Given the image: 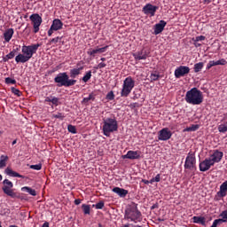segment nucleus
Here are the masks:
<instances>
[{
  "instance_id": "nucleus-7",
  "label": "nucleus",
  "mask_w": 227,
  "mask_h": 227,
  "mask_svg": "<svg viewBox=\"0 0 227 227\" xmlns=\"http://www.w3.org/2000/svg\"><path fill=\"white\" fill-rule=\"evenodd\" d=\"M4 186L2 187V191L7 196L11 198H17V193L13 192V183L8 179H4L3 181Z\"/></svg>"
},
{
  "instance_id": "nucleus-48",
  "label": "nucleus",
  "mask_w": 227,
  "mask_h": 227,
  "mask_svg": "<svg viewBox=\"0 0 227 227\" xmlns=\"http://www.w3.org/2000/svg\"><path fill=\"white\" fill-rule=\"evenodd\" d=\"M15 52H16V51L13 50V51H11L9 54H7V58H8L9 59H13V58H15Z\"/></svg>"
},
{
  "instance_id": "nucleus-18",
  "label": "nucleus",
  "mask_w": 227,
  "mask_h": 227,
  "mask_svg": "<svg viewBox=\"0 0 227 227\" xmlns=\"http://www.w3.org/2000/svg\"><path fill=\"white\" fill-rule=\"evenodd\" d=\"M227 195V181H224L221 185H220V190L216 193V198H226Z\"/></svg>"
},
{
  "instance_id": "nucleus-55",
  "label": "nucleus",
  "mask_w": 227,
  "mask_h": 227,
  "mask_svg": "<svg viewBox=\"0 0 227 227\" xmlns=\"http://www.w3.org/2000/svg\"><path fill=\"white\" fill-rule=\"evenodd\" d=\"M206 4H210V3H214V0H204Z\"/></svg>"
},
{
  "instance_id": "nucleus-24",
  "label": "nucleus",
  "mask_w": 227,
  "mask_h": 227,
  "mask_svg": "<svg viewBox=\"0 0 227 227\" xmlns=\"http://www.w3.org/2000/svg\"><path fill=\"white\" fill-rule=\"evenodd\" d=\"M15 31L13 30V28H8L5 30V32L4 33V38L5 42H10V40H12V38H13V35H14Z\"/></svg>"
},
{
  "instance_id": "nucleus-19",
  "label": "nucleus",
  "mask_w": 227,
  "mask_h": 227,
  "mask_svg": "<svg viewBox=\"0 0 227 227\" xmlns=\"http://www.w3.org/2000/svg\"><path fill=\"white\" fill-rule=\"evenodd\" d=\"M227 64V61L226 59H221L219 60H210L207 64V67H206V69L207 70H210V68H212V67H217L218 65H222V66H224Z\"/></svg>"
},
{
  "instance_id": "nucleus-37",
  "label": "nucleus",
  "mask_w": 227,
  "mask_h": 227,
  "mask_svg": "<svg viewBox=\"0 0 227 227\" xmlns=\"http://www.w3.org/2000/svg\"><path fill=\"white\" fill-rule=\"evenodd\" d=\"M11 91L14 95H16V97H20L22 95V92L20 90H19V89H16L15 87H12Z\"/></svg>"
},
{
  "instance_id": "nucleus-46",
  "label": "nucleus",
  "mask_w": 227,
  "mask_h": 227,
  "mask_svg": "<svg viewBox=\"0 0 227 227\" xmlns=\"http://www.w3.org/2000/svg\"><path fill=\"white\" fill-rule=\"evenodd\" d=\"M59 98L56 97L51 98V104H53V106H59Z\"/></svg>"
},
{
  "instance_id": "nucleus-29",
  "label": "nucleus",
  "mask_w": 227,
  "mask_h": 227,
  "mask_svg": "<svg viewBox=\"0 0 227 227\" xmlns=\"http://www.w3.org/2000/svg\"><path fill=\"white\" fill-rule=\"evenodd\" d=\"M82 208L83 214H85V215H90V210H91V207H90V205L82 204Z\"/></svg>"
},
{
  "instance_id": "nucleus-8",
  "label": "nucleus",
  "mask_w": 227,
  "mask_h": 227,
  "mask_svg": "<svg viewBox=\"0 0 227 227\" xmlns=\"http://www.w3.org/2000/svg\"><path fill=\"white\" fill-rule=\"evenodd\" d=\"M184 169H190L191 171L196 169V156L194 153H188L184 162Z\"/></svg>"
},
{
  "instance_id": "nucleus-16",
  "label": "nucleus",
  "mask_w": 227,
  "mask_h": 227,
  "mask_svg": "<svg viewBox=\"0 0 227 227\" xmlns=\"http://www.w3.org/2000/svg\"><path fill=\"white\" fill-rule=\"evenodd\" d=\"M212 166H214L212 161L208 158H206L204 160H202L199 164V168H200V171H202L203 173H205V171H208V169H210Z\"/></svg>"
},
{
  "instance_id": "nucleus-4",
  "label": "nucleus",
  "mask_w": 227,
  "mask_h": 227,
  "mask_svg": "<svg viewBox=\"0 0 227 227\" xmlns=\"http://www.w3.org/2000/svg\"><path fill=\"white\" fill-rule=\"evenodd\" d=\"M102 131L104 136L106 137H109L113 132L118 131V121L114 115L112 117L103 118Z\"/></svg>"
},
{
  "instance_id": "nucleus-50",
  "label": "nucleus",
  "mask_w": 227,
  "mask_h": 227,
  "mask_svg": "<svg viewBox=\"0 0 227 227\" xmlns=\"http://www.w3.org/2000/svg\"><path fill=\"white\" fill-rule=\"evenodd\" d=\"M106 63H103V62H100L98 65V68H106Z\"/></svg>"
},
{
  "instance_id": "nucleus-22",
  "label": "nucleus",
  "mask_w": 227,
  "mask_h": 227,
  "mask_svg": "<svg viewBox=\"0 0 227 227\" xmlns=\"http://www.w3.org/2000/svg\"><path fill=\"white\" fill-rule=\"evenodd\" d=\"M112 191L115 194H118V196H120V198H125V196H127V194H129V191H127L123 188H120V187H114V188H113Z\"/></svg>"
},
{
  "instance_id": "nucleus-5",
  "label": "nucleus",
  "mask_w": 227,
  "mask_h": 227,
  "mask_svg": "<svg viewBox=\"0 0 227 227\" xmlns=\"http://www.w3.org/2000/svg\"><path fill=\"white\" fill-rule=\"evenodd\" d=\"M54 82L57 83L59 88L65 86V88H70V86H75L77 80L70 79V76L67 73H59L54 78Z\"/></svg>"
},
{
  "instance_id": "nucleus-42",
  "label": "nucleus",
  "mask_w": 227,
  "mask_h": 227,
  "mask_svg": "<svg viewBox=\"0 0 227 227\" xmlns=\"http://www.w3.org/2000/svg\"><path fill=\"white\" fill-rule=\"evenodd\" d=\"M59 40H63V36H57L50 40V43H58Z\"/></svg>"
},
{
  "instance_id": "nucleus-51",
  "label": "nucleus",
  "mask_w": 227,
  "mask_h": 227,
  "mask_svg": "<svg viewBox=\"0 0 227 227\" xmlns=\"http://www.w3.org/2000/svg\"><path fill=\"white\" fill-rule=\"evenodd\" d=\"M10 59H8V55H6L5 57H3V61L4 63H7V61H9Z\"/></svg>"
},
{
  "instance_id": "nucleus-17",
  "label": "nucleus",
  "mask_w": 227,
  "mask_h": 227,
  "mask_svg": "<svg viewBox=\"0 0 227 227\" xmlns=\"http://www.w3.org/2000/svg\"><path fill=\"white\" fill-rule=\"evenodd\" d=\"M122 159H129L130 160H136L137 159H141V152L128 151L127 154L122 155Z\"/></svg>"
},
{
  "instance_id": "nucleus-31",
  "label": "nucleus",
  "mask_w": 227,
  "mask_h": 227,
  "mask_svg": "<svg viewBox=\"0 0 227 227\" xmlns=\"http://www.w3.org/2000/svg\"><path fill=\"white\" fill-rule=\"evenodd\" d=\"M218 132H220L221 134H226V132H227V122L223 123V124H220L218 126Z\"/></svg>"
},
{
  "instance_id": "nucleus-23",
  "label": "nucleus",
  "mask_w": 227,
  "mask_h": 227,
  "mask_svg": "<svg viewBox=\"0 0 227 227\" xmlns=\"http://www.w3.org/2000/svg\"><path fill=\"white\" fill-rule=\"evenodd\" d=\"M81 70H84V67L70 69L69 75L71 79H75V77H77L78 75H81Z\"/></svg>"
},
{
  "instance_id": "nucleus-59",
  "label": "nucleus",
  "mask_w": 227,
  "mask_h": 227,
  "mask_svg": "<svg viewBox=\"0 0 227 227\" xmlns=\"http://www.w3.org/2000/svg\"><path fill=\"white\" fill-rule=\"evenodd\" d=\"M42 227H49V223L48 222H45Z\"/></svg>"
},
{
  "instance_id": "nucleus-45",
  "label": "nucleus",
  "mask_w": 227,
  "mask_h": 227,
  "mask_svg": "<svg viewBox=\"0 0 227 227\" xmlns=\"http://www.w3.org/2000/svg\"><path fill=\"white\" fill-rule=\"evenodd\" d=\"M221 221H222V220H220V219H215V220L213 222L211 227H217L218 224L223 223Z\"/></svg>"
},
{
  "instance_id": "nucleus-64",
  "label": "nucleus",
  "mask_w": 227,
  "mask_h": 227,
  "mask_svg": "<svg viewBox=\"0 0 227 227\" xmlns=\"http://www.w3.org/2000/svg\"><path fill=\"white\" fill-rule=\"evenodd\" d=\"M101 61H106V58H101Z\"/></svg>"
},
{
  "instance_id": "nucleus-39",
  "label": "nucleus",
  "mask_w": 227,
  "mask_h": 227,
  "mask_svg": "<svg viewBox=\"0 0 227 227\" xmlns=\"http://www.w3.org/2000/svg\"><path fill=\"white\" fill-rule=\"evenodd\" d=\"M104 201H99L98 203L93 205L92 207H95L97 210H102V208H104Z\"/></svg>"
},
{
  "instance_id": "nucleus-12",
  "label": "nucleus",
  "mask_w": 227,
  "mask_h": 227,
  "mask_svg": "<svg viewBox=\"0 0 227 227\" xmlns=\"http://www.w3.org/2000/svg\"><path fill=\"white\" fill-rule=\"evenodd\" d=\"M159 10V6L153 5L152 4H146L143 9L142 12L145 13V15H150L151 17H155V13Z\"/></svg>"
},
{
  "instance_id": "nucleus-41",
  "label": "nucleus",
  "mask_w": 227,
  "mask_h": 227,
  "mask_svg": "<svg viewBox=\"0 0 227 227\" xmlns=\"http://www.w3.org/2000/svg\"><path fill=\"white\" fill-rule=\"evenodd\" d=\"M205 39H206L205 35H199V36L193 38L192 41L195 43H198V42H203V40H205Z\"/></svg>"
},
{
  "instance_id": "nucleus-32",
  "label": "nucleus",
  "mask_w": 227,
  "mask_h": 227,
  "mask_svg": "<svg viewBox=\"0 0 227 227\" xmlns=\"http://www.w3.org/2000/svg\"><path fill=\"white\" fill-rule=\"evenodd\" d=\"M6 160H8V156L2 155L0 157V169L5 168Z\"/></svg>"
},
{
  "instance_id": "nucleus-47",
  "label": "nucleus",
  "mask_w": 227,
  "mask_h": 227,
  "mask_svg": "<svg viewBox=\"0 0 227 227\" xmlns=\"http://www.w3.org/2000/svg\"><path fill=\"white\" fill-rule=\"evenodd\" d=\"M190 129H191L192 132H196V130H198V129H200V125L192 124V126H190Z\"/></svg>"
},
{
  "instance_id": "nucleus-63",
  "label": "nucleus",
  "mask_w": 227,
  "mask_h": 227,
  "mask_svg": "<svg viewBox=\"0 0 227 227\" xmlns=\"http://www.w3.org/2000/svg\"><path fill=\"white\" fill-rule=\"evenodd\" d=\"M17 145V139L12 141V145Z\"/></svg>"
},
{
  "instance_id": "nucleus-33",
  "label": "nucleus",
  "mask_w": 227,
  "mask_h": 227,
  "mask_svg": "<svg viewBox=\"0 0 227 227\" xmlns=\"http://www.w3.org/2000/svg\"><path fill=\"white\" fill-rule=\"evenodd\" d=\"M90 100H95V95L93 93H90L88 98H84L82 104H88Z\"/></svg>"
},
{
  "instance_id": "nucleus-10",
  "label": "nucleus",
  "mask_w": 227,
  "mask_h": 227,
  "mask_svg": "<svg viewBox=\"0 0 227 227\" xmlns=\"http://www.w3.org/2000/svg\"><path fill=\"white\" fill-rule=\"evenodd\" d=\"M224 153L217 149L210 152L209 154V158H207L208 160H210L211 163L213 165L219 163L220 160H223V157Z\"/></svg>"
},
{
  "instance_id": "nucleus-21",
  "label": "nucleus",
  "mask_w": 227,
  "mask_h": 227,
  "mask_svg": "<svg viewBox=\"0 0 227 227\" xmlns=\"http://www.w3.org/2000/svg\"><path fill=\"white\" fill-rule=\"evenodd\" d=\"M107 49H109V45H106L103 48L90 50L89 51H87V54L89 56H92L93 58H95L96 54H102V53L106 52L107 51Z\"/></svg>"
},
{
  "instance_id": "nucleus-40",
  "label": "nucleus",
  "mask_w": 227,
  "mask_h": 227,
  "mask_svg": "<svg viewBox=\"0 0 227 227\" xmlns=\"http://www.w3.org/2000/svg\"><path fill=\"white\" fill-rule=\"evenodd\" d=\"M5 84H17V81L15 79H12L11 77L5 78Z\"/></svg>"
},
{
  "instance_id": "nucleus-44",
  "label": "nucleus",
  "mask_w": 227,
  "mask_h": 227,
  "mask_svg": "<svg viewBox=\"0 0 227 227\" xmlns=\"http://www.w3.org/2000/svg\"><path fill=\"white\" fill-rule=\"evenodd\" d=\"M52 118H56L58 120H63L65 118V115L61 113H58L57 114H53Z\"/></svg>"
},
{
  "instance_id": "nucleus-38",
  "label": "nucleus",
  "mask_w": 227,
  "mask_h": 227,
  "mask_svg": "<svg viewBox=\"0 0 227 227\" xmlns=\"http://www.w3.org/2000/svg\"><path fill=\"white\" fill-rule=\"evenodd\" d=\"M29 168L35 169V171H40V169H42V163H38L36 165H30Z\"/></svg>"
},
{
  "instance_id": "nucleus-62",
  "label": "nucleus",
  "mask_w": 227,
  "mask_h": 227,
  "mask_svg": "<svg viewBox=\"0 0 227 227\" xmlns=\"http://www.w3.org/2000/svg\"><path fill=\"white\" fill-rule=\"evenodd\" d=\"M158 221H159L160 223H164V218H158Z\"/></svg>"
},
{
  "instance_id": "nucleus-49",
  "label": "nucleus",
  "mask_w": 227,
  "mask_h": 227,
  "mask_svg": "<svg viewBox=\"0 0 227 227\" xmlns=\"http://www.w3.org/2000/svg\"><path fill=\"white\" fill-rule=\"evenodd\" d=\"M153 178H154V182H157V183L160 182V174L156 175V176Z\"/></svg>"
},
{
  "instance_id": "nucleus-53",
  "label": "nucleus",
  "mask_w": 227,
  "mask_h": 227,
  "mask_svg": "<svg viewBox=\"0 0 227 227\" xmlns=\"http://www.w3.org/2000/svg\"><path fill=\"white\" fill-rule=\"evenodd\" d=\"M142 183L145 184V185H148L150 184V181L146 179H142Z\"/></svg>"
},
{
  "instance_id": "nucleus-9",
  "label": "nucleus",
  "mask_w": 227,
  "mask_h": 227,
  "mask_svg": "<svg viewBox=\"0 0 227 227\" xmlns=\"http://www.w3.org/2000/svg\"><path fill=\"white\" fill-rule=\"evenodd\" d=\"M29 19L33 24L34 33H38V31H40V26H42V22H43L40 14L34 13L30 15Z\"/></svg>"
},
{
  "instance_id": "nucleus-2",
  "label": "nucleus",
  "mask_w": 227,
  "mask_h": 227,
  "mask_svg": "<svg viewBox=\"0 0 227 227\" xmlns=\"http://www.w3.org/2000/svg\"><path fill=\"white\" fill-rule=\"evenodd\" d=\"M124 219L135 223H141V221H143V214H141V211L137 208V204L132 203L126 207Z\"/></svg>"
},
{
  "instance_id": "nucleus-56",
  "label": "nucleus",
  "mask_w": 227,
  "mask_h": 227,
  "mask_svg": "<svg viewBox=\"0 0 227 227\" xmlns=\"http://www.w3.org/2000/svg\"><path fill=\"white\" fill-rule=\"evenodd\" d=\"M159 205L157 204H153L152 207H151V210H154V208H158Z\"/></svg>"
},
{
  "instance_id": "nucleus-60",
  "label": "nucleus",
  "mask_w": 227,
  "mask_h": 227,
  "mask_svg": "<svg viewBox=\"0 0 227 227\" xmlns=\"http://www.w3.org/2000/svg\"><path fill=\"white\" fill-rule=\"evenodd\" d=\"M194 45H195V47H201V44H200V43H196V42H194Z\"/></svg>"
},
{
  "instance_id": "nucleus-58",
  "label": "nucleus",
  "mask_w": 227,
  "mask_h": 227,
  "mask_svg": "<svg viewBox=\"0 0 227 227\" xmlns=\"http://www.w3.org/2000/svg\"><path fill=\"white\" fill-rule=\"evenodd\" d=\"M45 102H52V98H46Z\"/></svg>"
},
{
  "instance_id": "nucleus-36",
  "label": "nucleus",
  "mask_w": 227,
  "mask_h": 227,
  "mask_svg": "<svg viewBox=\"0 0 227 227\" xmlns=\"http://www.w3.org/2000/svg\"><path fill=\"white\" fill-rule=\"evenodd\" d=\"M160 76L159 75V74H156V73H152L151 75H150V79H151V82H153L155 81H159V78Z\"/></svg>"
},
{
  "instance_id": "nucleus-20",
  "label": "nucleus",
  "mask_w": 227,
  "mask_h": 227,
  "mask_svg": "<svg viewBox=\"0 0 227 227\" xmlns=\"http://www.w3.org/2000/svg\"><path fill=\"white\" fill-rule=\"evenodd\" d=\"M167 24L168 23L162 20L159 23H157L154 26V35H160V33L164 31V28L166 27Z\"/></svg>"
},
{
  "instance_id": "nucleus-14",
  "label": "nucleus",
  "mask_w": 227,
  "mask_h": 227,
  "mask_svg": "<svg viewBox=\"0 0 227 227\" xmlns=\"http://www.w3.org/2000/svg\"><path fill=\"white\" fill-rule=\"evenodd\" d=\"M191 72V68L187 66H180L175 70V77L176 79H180V77H184V75H187Z\"/></svg>"
},
{
  "instance_id": "nucleus-26",
  "label": "nucleus",
  "mask_w": 227,
  "mask_h": 227,
  "mask_svg": "<svg viewBox=\"0 0 227 227\" xmlns=\"http://www.w3.org/2000/svg\"><path fill=\"white\" fill-rule=\"evenodd\" d=\"M192 221L195 224H201L202 226L206 224L205 217L203 216H193Z\"/></svg>"
},
{
  "instance_id": "nucleus-15",
  "label": "nucleus",
  "mask_w": 227,
  "mask_h": 227,
  "mask_svg": "<svg viewBox=\"0 0 227 227\" xmlns=\"http://www.w3.org/2000/svg\"><path fill=\"white\" fill-rule=\"evenodd\" d=\"M133 58L136 61H141V59H146L150 58V51H146L145 49H142L139 51H137L133 54Z\"/></svg>"
},
{
  "instance_id": "nucleus-52",
  "label": "nucleus",
  "mask_w": 227,
  "mask_h": 227,
  "mask_svg": "<svg viewBox=\"0 0 227 227\" xmlns=\"http://www.w3.org/2000/svg\"><path fill=\"white\" fill-rule=\"evenodd\" d=\"M74 205H81V199L74 200Z\"/></svg>"
},
{
  "instance_id": "nucleus-11",
  "label": "nucleus",
  "mask_w": 227,
  "mask_h": 227,
  "mask_svg": "<svg viewBox=\"0 0 227 227\" xmlns=\"http://www.w3.org/2000/svg\"><path fill=\"white\" fill-rule=\"evenodd\" d=\"M59 29H63V22L59 19L53 20L52 24L48 30V36H52L54 31H59Z\"/></svg>"
},
{
  "instance_id": "nucleus-61",
  "label": "nucleus",
  "mask_w": 227,
  "mask_h": 227,
  "mask_svg": "<svg viewBox=\"0 0 227 227\" xmlns=\"http://www.w3.org/2000/svg\"><path fill=\"white\" fill-rule=\"evenodd\" d=\"M155 182V179L153 177L150 181L149 184H153Z\"/></svg>"
},
{
  "instance_id": "nucleus-34",
  "label": "nucleus",
  "mask_w": 227,
  "mask_h": 227,
  "mask_svg": "<svg viewBox=\"0 0 227 227\" xmlns=\"http://www.w3.org/2000/svg\"><path fill=\"white\" fill-rule=\"evenodd\" d=\"M90 79H91V71L86 72L84 76L82 78V81L83 82H88V81H90Z\"/></svg>"
},
{
  "instance_id": "nucleus-57",
  "label": "nucleus",
  "mask_w": 227,
  "mask_h": 227,
  "mask_svg": "<svg viewBox=\"0 0 227 227\" xmlns=\"http://www.w3.org/2000/svg\"><path fill=\"white\" fill-rule=\"evenodd\" d=\"M184 132H192L191 127H188V128L184 129Z\"/></svg>"
},
{
  "instance_id": "nucleus-30",
  "label": "nucleus",
  "mask_w": 227,
  "mask_h": 227,
  "mask_svg": "<svg viewBox=\"0 0 227 227\" xmlns=\"http://www.w3.org/2000/svg\"><path fill=\"white\" fill-rule=\"evenodd\" d=\"M219 217H222V218H218L220 222L227 223V209L222 211V213L219 215Z\"/></svg>"
},
{
  "instance_id": "nucleus-1",
  "label": "nucleus",
  "mask_w": 227,
  "mask_h": 227,
  "mask_svg": "<svg viewBox=\"0 0 227 227\" xmlns=\"http://www.w3.org/2000/svg\"><path fill=\"white\" fill-rule=\"evenodd\" d=\"M40 47V43H35L28 46H22L21 52L15 57L16 63H27L33 55L36 54V51Z\"/></svg>"
},
{
  "instance_id": "nucleus-43",
  "label": "nucleus",
  "mask_w": 227,
  "mask_h": 227,
  "mask_svg": "<svg viewBox=\"0 0 227 227\" xmlns=\"http://www.w3.org/2000/svg\"><path fill=\"white\" fill-rule=\"evenodd\" d=\"M114 98V92L111 90L106 94V100H113Z\"/></svg>"
},
{
  "instance_id": "nucleus-54",
  "label": "nucleus",
  "mask_w": 227,
  "mask_h": 227,
  "mask_svg": "<svg viewBox=\"0 0 227 227\" xmlns=\"http://www.w3.org/2000/svg\"><path fill=\"white\" fill-rule=\"evenodd\" d=\"M82 65H84V63H83L82 61H80V62H78V63L76 64V67H78V68H80V67H84V66H82Z\"/></svg>"
},
{
  "instance_id": "nucleus-28",
  "label": "nucleus",
  "mask_w": 227,
  "mask_h": 227,
  "mask_svg": "<svg viewBox=\"0 0 227 227\" xmlns=\"http://www.w3.org/2000/svg\"><path fill=\"white\" fill-rule=\"evenodd\" d=\"M203 67H205V63L203 62L196 63L193 66V71L195 72V74H198V72H201V70H203Z\"/></svg>"
},
{
  "instance_id": "nucleus-3",
  "label": "nucleus",
  "mask_w": 227,
  "mask_h": 227,
  "mask_svg": "<svg viewBox=\"0 0 227 227\" xmlns=\"http://www.w3.org/2000/svg\"><path fill=\"white\" fill-rule=\"evenodd\" d=\"M184 100L192 106H200L203 104V92L194 87L186 92Z\"/></svg>"
},
{
  "instance_id": "nucleus-13",
  "label": "nucleus",
  "mask_w": 227,
  "mask_h": 227,
  "mask_svg": "<svg viewBox=\"0 0 227 227\" xmlns=\"http://www.w3.org/2000/svg\"><path fill=\"white\" fill-rule=\"evenodd\" d=\"M173 136V132L169 130L168 128H163L158 132L159 141H168V139Z\"/></svg>"
},
{
  "instance_id": "nucleus-25",
  "label": "nucleus",
  "mask_w": 227,
  "mask_h": 227,
  "mask_svg": "<svg viewBox=\"0 0 227 227\" xmlns=\"http://www.w3.org/2000/svg\"><path fill=\"white\" fill-rule=\"evenodd\" d=\"M5 173L9 176H13L15 178H26V176L19 174L18 172L13 171L12 168H7L5 169Z\"/></svg>"
},
{
  "instance_id": "nucleus-27",
  "label": "nucleus",
  "mask_w": 227,
  "mask_h": 227,
  "mask_svg": "<svg viewBox=\"0 0 227 227\" xmlns=\"http://www.w3.org/2000/svg\"><path fill=\"white\" fill-rule=\"evenodd\" d=\"M21 191L23 192H28V194H30V196H36V190L32 189L29 186H25L21 188Z\"/></svg>"
},
{
  "instance_id": "nucleus-35",
  "label": "nucleus",
  "mask_w": 227,
  "mask_h": 227,
  "mask_svg": "<svg viewBox=\"0 0 227 227\" xmlns=\"http://www.w3.org/2000/svg\"><path fill=\"white\" fill-rule=\"evenodd\" d=\"M67 130H68V132H70L71 134H76V133H77V129L75 128V126L71 125V124H69V125L67 126Z\"/></svg>"
},
{
  "instance_id": "nucleus-6",
  "label": "nucleus",
  "mask_w": 227,
  "mask_h": 227,
  "mask_svg": "<svg viewBox=\"0 0 227 227\" xmlns=\"http://www.w3.org/2000/svg\"><path fill=\"white\" fill-rule=\"evenodd\" d=\"M134 86H136V82L132 79V76H128L123 81L122 89L121 91V97H129L130 93H132V90H134Z\"/></svg>"
}]
</instances>
